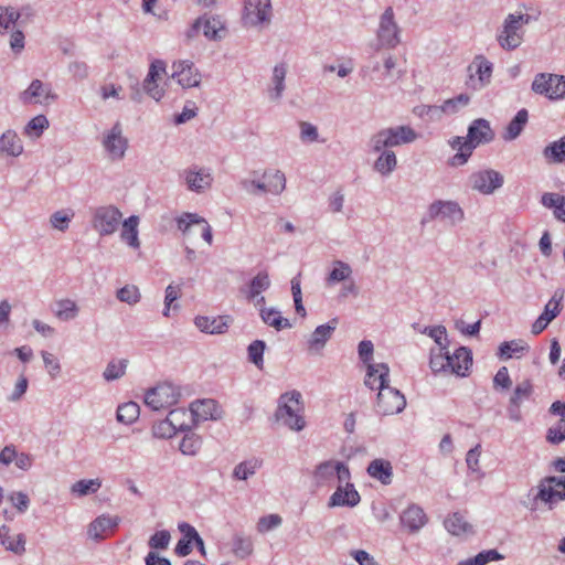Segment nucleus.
Returning a JSON list of instances; mask_svg holds the SVG:
<instances>
[{
	"label": "nucleus",
	"instance_id": "obj_1",
	"mask_svg": "<svg viewBox=\"0 0 565 565\" xmlns=\"http://www.w3.org/2000/svg\"><path fill=\"white\" fill-rule=\"evenodd\" d=\"M417 139L416 131L409 126H396L383 128L373 134L367 142L369 149L380 153L374 161L373 169L383 177L390 175L397 167L394 147L414 142Z\"/></svg>",
	"mask_w": 565,
	"mask_h": 565
},
{
	"label": "nucleus",
	"instance_id": "obj_2",
	"mask_svg": "<svg viewBox=\"0 0 565 565\" xmlns=\"http://www.w3.org/2000/svg\"><path fill=\"white\" fill-rule=\"evenodd\" d=\"M494 137V131L487 119H475L469 125L466 137L456 136L448 141L451 149L457 150V153L449 159L448 164L451 167L466 164L479 145L489 143Z\"/></svg>",
	"mask_w": 565,
	"mask_h": 565
},
{
	"label": "nucleus",
	"instance_id": "obj_3",
	"mask_svg": "<svg viewBox=\"0 0 565 565\" xmlns=\"http://www.w3.org/2000/svg\"><path fill=\"white\" fill-rule=\"evenodd\" d=\"M379 373V394L376 412L383 416L401 413L406 406L405 396L396 388L388 386L390 369L385 363L370 364L367 366L365 385L373 388L372 376Z\"/></svg>",
	"mask_w": 565,
	"mask_h": 565
},
{
	"label": "nucleus",
	"instance_id": "obj_4",
	"mask_svg": "<svg viewBox=\"0 0 565 565\" xmlns=\"http://www.w3.org/2000/svg\"><path fill=\"white\" fill-rule=\"evenodd\" d=\"M531 15L525 13H509L497 35L499 45L507 51L515 50L523 42V26L529 24Z\"/></svg>",
	"mask_w": 565,
	"mask_h": 565
},
{
	"label": "nucleus",
	"instance_id": "obj_5",
	"mask_svg": "<svg viewBox=\"0 0 565 565\" xmlns=\"http://www.w3.org/2000/svg\"><path fill=\"white\" fill-rule=\"evenodd\" d=\"M301 394L298 391L285 393L279 398L276 411V418L292 430L300 431L305 428L306 422L299 414Z\"/></svg>",
	"mask_w": 565,
	"mask_h": 565
},
{
	"label": "nucleus",
	"instance_id": "obj_6",
	"mask_svg": "<svg viewBox=\"0 0 565 565\" xmlns=\"http://www.w3.org/2000/svg\"><path fill=\"white\" fill-rule=\"evenodd\" d=\"M465 220V211L457 201L454 200H435L431 202L426 212L425 221H440L448 226H457Z\"/></svg>",
	"mask_w": 565,
	"mask_h": 565
},
{
	"label": "nucleus",
	"instance_id": "obj_7",
	"mask_svg": "<svg viewBox=\"0 0 565 565\" xmlns=\"http://www.w3.org/2000/svg\"><path fill=\"white\" fill-rule=\"evenodd\" d=\"M271 18L270 0H244L241 18L244 28L262 30L270 24Z\"/></svg>",
	"mask_w": 565,
	"mask_h": 565
},
{
	"label": "nucleus",
	"instance_id": "obj_8",
	"mask_svg": "<svg viewBox=\"0 0 565 565\" xmlns=\"http://www.w3.org/2000/svg\"><path fill=\"white\" fill-rule=\"evenodd\" d=\"M122 213L115 205H102L92 210L90 224L99 236H109L117 232Z\"/></svg>",
	"mask_w": 565,
	"mask_h": 565
},
{
	"label": "nucleus",
	"instance_id": "obj_9",
	"mask_svg": "<svg viewBox=\"0 0 565 565\" xmlns=\"http://www.w3.org/2000/svg\"><path fill=\"white\" fill-rule=\"evenodd\" d=\"M531 89L548 99L557 100L565 97V76L550 73H539L532 82Z\"/></svg>",
	"mask_w": 565,
	"mask_h": 565
},
{
	"label": "nucleus",
	"instance_id": "obj_10",
	"mask_svg": "<svg viewBox=\"0 0 565 565\" xmlns=\"http://www.w3.org/2000/svg\"><path fill=\"white\" fill-rule=\"evenodd\" d=\"M181 394L177 386L171 383H161L147 391L145 403L153 411L169 408L178 403Z\"/></svg>",
	"mask_w": 565,
	"mask_h": 565
},
{
	"label": "nucleus",
	"instance_id": "obj_11",
	"mask_svg": "<svg viewBox=\"0 0 565 565\" xmlns=\"http://www.w3.org/2000/svg\"><path fill=\"white\" fill-rule=\"evenodd\" d=\"M102 146L110 161H120L128 149V139L124 136L122 127L116 122L102 137Z\"/></svg>",
	"mask_w": 565,
	"mask_h": 565
},
{
	"label": "nucleus",
	"instance_id": "obj_12",
	"mask_svg": "<svg viewBox=\"0 0 565 565\" xmlns=\"http://www.w3.org/2000/svg\"><path fill=\"white\" fill-rule=\"evenodd\" d=\"M399 26L395 21V15L392 7H387L380 17L377 29V40L386 47H395L401 42Z\"/></svg>",
	"mask_w": 565,
	"mask_h": 565
},
{
	"label": "nucleus",
	"instance_id": "obj_13",
	"mask_svg": "<svg viewBox=\"0 0 565 565\" xmlns=\"http://www.w3.org/2000/svg\"><path fill=\"white\" fill-rule=\"evenodd\" d=\"M503 175L492 169L477 171L470 174L469 185L481 194H492L503 185Z\"/></svg>",
	"mask_w": 565,
	"mask_h": 565
},
{
	"label": "nucleus",
	"instance_id": "obj_14",
	"mask_svg": "<svg viewBox=\"0 0 565 565\" xmlns=\"http://www.w3.org/2000/svg\"><path fill=\"white\" fill-rule=\"evenodd\" d=\"M468 71L470 72L468 85L475 90H480L490 84L493 65L483 55H477Z\"/></svg>",
	"mask_w": 565,
	"mask_h": 565
},
{
	"label": "nucleus",
	"instance_id": "obj_15",
	"mask_svg": "<svg viewBox=\"0 0 565 565\" xmlns=\"http://www.w3.org/2000/svg\"><path fill=\"white\" fill-rule=\"evenodd\" d=\"M171 77L175 78L183 88L199 87L202 75L194 63L189 60L177 61L172 64Z\"/></svg>",
	"mask_w": 565,
	"mask_h": 565
},
{
	"label": "nucleus",
	"instance_id": "obj_16",
	"mask_svg": "<svg viewBox=\"0 0 565 565\" xmlns=\"http://www.w3.org/2000/svg\"><path fill=\"white\" fill-rule=\"evenodd\" d=\"M190 413L192 415V424L196 426L205 420H218L223 416V411L215 399H198L191 403Z\"/></svg>",
	"mask_w": 565,
	"mask_h": 565
},
{
	"label": "nucleus",
	"instance_id": "obj_17",
	"mask_svg": "<svg viewBox=\"0 0 565 565\" xmlns=\"http://www.w3.org/2000/svg\"><path fill=\"white\" fill-rule=\"evenodd\" d=\"M339 324L338 318H332L324 324L318 326L307 340L308 351L311 354H320L327 342L331 339Z\"/></svg>",
	"mask_w": 565,
	"mask_h": 565
},
{
	"label": "nucleus",
	"instance_id": "obj_18",
	"mask_svg": "<svg viewBox=\"0 0 565 565\" xmlns=\"http://www.w3.org/2000/svg\"><path fill=\"white\" fill-rule=\"evenodd\" d=\"M57 95L52 92L50 85H45L40 79H33L29 87L20 95L24 104L49 105L50 100H55Z\"/></svg>",
	"mask_w": 565,
	"mask_h": 565
},
{
	"label": "nucleus",
	"instance_id": "obj_19",
	"mask_svg": "<svg viewBox=\"0 0 565 565\" xmlns=\"http://www.w3.org/2000/svg\"><path fill=\"white\" fill-rule=\"evenodd\" d=\"M178 230L183 233V235H190L192 233V228L194 226L201 227L202 238L211 245L213 242V234L210 224L206 220L200 216L196 213H183L181 216L177 218Z\"/></svg>",
	"mask_w": 565,
	"mask_h": 565
},
{
	"label": "nucleus",
	"instance_id": "obj_20",
	"mask_svg": "<svg viewBox=\"0 0 565 565\" xmlns=\"http://www.w3.org/2000/svg\"><path fill=\"white\" fill-rule=\"evenodd\" d=\"M185 184L190 191L203 193L211 188L213 178L205 168H190L182 173Z\"/></svg>",
	"mask_w": 565,
	"mask_h": 565
},
{
	"label": "nucleus",
	"instance_id": "obj_21",
	"mask_svg": "<svg viewBox=\"0 0 565 565\" xmlns=\"http://www.w3.org/2000/svg\"><path fill=\"white\" fill-rule=\"evenodd\" d=\"M0 544L6 551L21 556L25 553L26 537L23 533H13L8 525L3 524L0 526Z\"/></svg>",
	"mask_w": 565,
	"mask_h": 565
},
{
	"label": "nucleus",
	"instance_id": "obj_22",
	"mask_svg": "<svg viewBox=\"0 0 565 565\" xmlns=\"http://www.w3.org/2000/svg\"><path fill=\"white\" fill-rule=\"evenodd\" d=\"M166 72V63L162 60H154L149 67L147 77L143 81V88L146 93L156 100L163 97V89L157 84V78L161 73Z\"/></svg>",
	"mask_w": 565,
	"mask_h": 565
},
{
	"label": "nucleus",
	"instance_id": "obj_23",
	"mask_svg": "<svg viewBox=\"0 0 565 565\" xmlns=\"http://www.w3.org/2000/svg\"><path fill=\"white\" fill-rule=\"evenodd\" d=\"M449 362H451L450 373L465 377L472 365V352L467 347H459L452 354L449 353Z\"/></svg>",
	"mask_w": 565,
	"mask_h": 565
},
{
	"label": "nucleus",
	"instance_id": "obj_24",
	"mask_svg": "<svg viewBox=\"0 0 565 565\" xmlns=\"http://www.w3.org/2000/svg\"><path fill=\"white\" fill-rule=\"evenodd\" d=\"M360 494L354 489V486L350 482H347V486L342 487L341 484L337 488V490L332 493L329 500L330 507H355L360 502Z\"/></svg>",
	"mask_w": 565,
	"mask_h": 565
},
{
	"label": "nucleus",
	"instance_id": "obj_25",
	"mask_svg": "<svg viewBox=\"0 0 565 565\" xmlns=\"http://www.w3.org/2000/svg\"><path fill=\"white\" fill-rule=\"evenodd\" d=\"M401 523L411 533H416L427 523V515L419 505L412 504L401 514Z\"/></svg>",
	"mask_w": 565,
	"mask_h": 565
},
{
	"label": "nucleus",
	"instance_id": "obj_26",
	"mask_svg": "<svg viewBox=\"0 0 565 565\" xmlns=\"http://www.w3.org/2000/svg\"><path fill=\"white\" fill-rule=\"evenodd\" d=\"M445 529L454 536H468L475 534V529L460 512L449 514L444 521Z\"/></svg>",
	"mask_w": 565,
	"mask_h": 565
},
{
	"label": "nucleus",
	"instance_id": "obj_27",
	"mask_svg": "<svg viewBox=\"0 0 565 565\" xmlns=\"http://www.w3.org/2000/svg\"><path fill=\"white\" fill-rule=\"evenodd\" d=\"M194 324L200 331L209 334H222L228 328L225 317L198 316L194 319Z\"/></svg>",
	"mask_w": 565,
	"mask_h": 565
},
{
	"label": "nucleus",
	"instance_id": "obj_28",
	"mask_svg": "<svg viewBox=\"0 0 565 565\" xmlns=\"http://www.w3.org/2000/svg\"><path fill=\"white\" fill-rule=\"evenodd\" d=\"M370 477L381 481L383 484H390L393 478V468L388 460L374 459L366 469Z\"/></svg>",
	"mask_w": 565,
	"mask_h": 565
},
{
	"label": "nucleus",
	"instance_id": "obj_29",
	"mask_svg": "<svg viewBox=\"0 0 565 565\" xmlns=\"http://www.w3.org/2000/svg\"><path fill=\"white\" fill-rule=\"evenodd\" d=\"M54 316L61 321H71L77 318L79 308L77 303L70 299H60L54 302L52 308Z\"/></svg>",
	"mask_w": 565,
	"mask_h": 565
},
{
	"label": "nucleus",
	"instance_id": "obj_30",
	"mask_svg": "<svg viewBox=\"0 0 565 565\" xmlns=\"http://www.w3.org/2000/svg\"><path fill=\"white\" fill-rule=\"evenodd\" d=\"M138 225L139 217L137 215H131L122 222V228L120 233L121 241L135 249L140 247Z\"/></svg>",
	"mask_w": 565,
	"mask_h": 565
},
{
	"label": "nucleus",
	"instance_id": "obj_31",
	"mask_svg": "<svg viewBox=\"0 0 565 565\" xmlns=\"http://www.w3.org/2000/svg\"><path fill=\"white\" fill-rule=\"evenodd\" d=\"M119 522L118 516L100 515L89 524L87 533L89 537L100 540L106 530L116 527Z\"/></svg>",
	"mask_w": 565,
	"mask_h": 565
},
{
	"label": "nucleus",
	"instance_id": "obj_32",
	"mask_svg": "<svg viewBox=\"0 0 565 565\" xmlns=\"http://www.w3.org/2000/svg\"><path fill=\"white\" fill-rule=\"evenodd\" d=\"M203 34L209 40L218 41L224 36L225 25L218 15H202Z\"/></svg>",
	"mask_w": 565,
	"mask_h": 565
},
{
	"label": "nucleus",
	"instance_id": "obj_33",
	"mask_svg": "<svg viewBox=\"0 0 565 565\" xmlns=\"http://www.w3.org/2000/svg\"><path fill=\"white\" fill-rule=\"evenodd\" d=\"M0 151L12 157H18L23 151L21 139L13 130H7L0 137Z\"/></svg>",
	"mask_w": 565,
	"mask_h": 565
},
{
	"label": "nucleus",
	"instance_id": "obj_34",
	"mask_svg": "<svg viewBox=\"0 0 565 565\" xmlns=\"http://www.w3.org/2000/svg\"><path fill=\"white\" fill-rule=\"evenodd\" d=\"M529 114L526 109H520L516 115L512 118V120L507 126L502 138L505 141H512L516 139L521 132L523 131L526 122H527Z\"/></svg>",
	"mask_w": 565,
	"mask_h": 565
},
{
	"label": "nucleus",
	"instance_id": "obj_35",
	"mask_svg": "<svg viewBox=\"0 0 565 565\" xmlns=\"http://www.w3.org/2000/svg\"><path fill=\"white\" fill-rule=\"evenodd\" d=\"M259 316L265 324L273 327L278 331L286 328H291L289 320L282 318L280 311L274 307H262L259 309Z\"/></svg>",
	"mask_w": 565,
	"mask_h": 565
},
{
	"label": "nucleus",
	"instance_id": "obj_36",
	"mask_svg": "<svg viewBox=\"0 0 565 565\" xmlns=\"http://www.w3.org/2000/svg\"><path fill=\"white\" fill-rule=\"evenodd\" d=\"M529 351V345L521 339L504 341L499 347L498 356L500 359L521 358L525 352Z\"/></svg>",
	"mask_w": 565,
	"mask_h": 565
},
{
	"label": "nucleus",
	"instance_id": "obj_37",
	"mask_svg": "<svg viewBox=\"0 0 565 565\" xmlns=\"http://www.w3.org/2000/svg\"><path fill=\"white\" fill-rule=\"evenodd\" d=\"M168 418L169 423L172 424V427L177 431H190L194 427L190 411L188 412L184 408L172 409L169 413Z\"/></svg>",
	"mask_w": 565,
	"mask_h": 565
},
{
	"label": "nucleus",
	"instance_id": "obj_38",
	"mask_svg": "<svg viewBox=\"0 0 565 565\" xmlns=\"http://www.w3.org/2000/svg\"><path fill=\"white\" fill-rule=\"evenodd\" d=\"M267 188V193L280 194L286 188V178L280 170H265L262 174Z\"/></svg>",
	"mask_w": 565,
	"mask_h": 565
},
{
	"label": "nucleus",
	"instance_id": "obj_39",
	"mask_svg": "<svg viewBox=\"0 0 565 565\" xmlns=\"http://www.w3.org/2000/svg\"><path fill=\"white\" fill-rule=\"evenodd\" d=\"M537 494L534 498V501H542L545 504H548V508L552 509L553 504L557 500H564L561 491L555 490V488L545 481V478L541 480L537 486Z\"/></svg>",
	"mask_w": 565,
	"mask_h": 565
},
{
	"label": "nucleus",
	"instance_id": "obj_40",
	"mask_svg": "<svg viewBox=\"0 0 565 565\" xmlns=\"http://www.w3.org/2000/svg\"><path fill=\"white\" fill-rule=\"evenodd\" d=\"M271 285L267 270H260L252 278L247 287V298H257L263 291H266Z\"/></svg>",
	"mask_w": 565,
	"mask_h": 565
},
{
	"label": "nucleus",
	"instance_id": "obj_41",
	"mask_svg": "<svg viewBox=\"0 0 565 565\" xmlns=\"http://www.w3.org/2000/svg\"><path fill=\"white\" fill-rule=\"evenodd\" d=\"M450 366L448 348L445 350L438 348L437 352L434 349L430 350L429 367L434 373H450Z\"/></svg>",
	"mask_w": 565,
	"mask_h": 565
},
{
	"label": "nucleus",
	"instance_id": "obj_42",
	"mask_svg": "<svg viewBox=\"0 0 565 565\" xmlns=\"http://www.w3.org/2000/svg\"><path fill=\"white\" fill-rule=\"evenodd\" d=\"M544 158L551 163L565 162V136L548 143L543 150Z\"/></svg>",
	"mask_w": 565,
	"mask_h": 565
},
{
	"label": "nucleus",
	"instance_id": "obj_43",
	"mask_svg": "<svg viewBox=\"0 0 565 565\" xmlns=\"http://www.w3.org/2000/svg\"><path fill=\"white\" fill-rule=\"evenodd\" d=\"M352 273L353 270L348 263L343 260H334L332 263V269L326 279L327 284L334 285L341 281H345L351 277Z\"/></svg>",
	"mask_w": 565,
	"mask_h": 565
},
{
	"label": "nucleus",
	"instance_id": "obj_44",
	"mask_svg": "<svg viewBox=\"0 0 565 565\" xmlns=\"http://www.w3.org/2000/svg\"><path fill=\"white\" fill-rule=\"evenodd\" d=\"M286 66L284 64H278L274 67L273 71V88L269 90V97L271 100H279L282 96L285 89V77H286Z\"/></svg>",
	"mask_w": 565,
	"mask_h": 565
},
{
	"label": "nucleus",
	"instance_id": "obj_45",
	"mask_svg": "<svg viewBox=\"0 0 565 565\" xmlns=\"http://www.w3.org/2000/svg\"><path fill=\"white\" fill-rule=\"evenodd\" d=\"M413 328L418 330L422 334L430 337L441 350L448 348L449 341L447 338V330L444 326L439 324L434 327L419 328L418 324H414Z\"/></svg>",
	"mask_w": 565,
	"mask_h": 565
},
{
	"label": "nucleus",
	"instance_id": "obj_46",
	"mask_svg": "<svg viewBox=\"0 0 565 565\" xmlns=\"http://www.w3.org/2000/svg\"><path fill=\"white\" fill-rule=\"evenodd\" d=\"M260 466L262 460L257 458L244 460L235 466L233 470V478L236 480H247L256 473Z\"/></svg>",
	"mask_w": 565,
	"mask_h": 565
},
{
	"label": "nucleus",
	"instance_id": "obj_47",
	"mask_svg": "<svg viewBox=\"0 0 565 565\" xmlns=\"http://www.w3.org/2000/svg\"><path fill=\"white\" fill-rule=\"evenodd\" d=\"M127 366V359L109 361L103 372L104 380L107 382H111L121 379L126 373Z\"/></svg>",
	"mask_w": 565,
	"mask_h": 565
},
{
	"label": "nucleus",
	"instance_id": "obj_48",
	"mask_svg": "<svg viewBox=\"0 0 565 565\" xmlns=\"http://www.w3.org/2000/svg\"><path fill=\"white\" fill-rule=\"evenodd\" d=\"M140 407L135 402H128L120 405L117 409V420L126 425L132 424L138 419Z\"/></svg>",
	"mask_w": 565,
	"mask_h": 565
},
{
	"label": "nucleus",
	"instance_id": "obj_49",
	"mask_svg": "<svg viewBox=\"0 0 565 565\" xmlns=\"http://www.w3.org/2000/svg\"><path fill=\"white\" fill-rule=\"evenodd\" d=\"M233 553L239 558H246L253 553V541L249 536L235 534L233 536Z\"/></svg>",
	"mask_w": 565,
	"mask_h": 565
},
{
	"label": "nucleus",
	"instance_id": "obj_50",
	"mask_svg": "<svg viewBox=\"0 0 565 565\" xmlns=\"http://www.w3.org/2000/svg\"><path fill=\"white\" fill-rule=\"evenodd\" d=\"M102 487V481L99 479H82L76 481L72 488V493L84 497L89 493H96Z\"/></svg>",
	"mask_w": 565,
	"mask_h": 565
},
{
	"label": "nucleus",
	"instance_id": "obj_51",
	"mask_svg": "<svg viewBox=\"0 0 565 565\" xmlns=\"http://www.w3.org/2000/svg\"><path fill=\"white\" fill-rule=\"evenodd\" d=\"M201 446H202L201 437L194 433H191V430H190L189 434H186L182 438L179 448L183 455L195 456L199 452V450L201 449Z\"/></svg>",
	"mask_w": 565,
	"mask_h": 565
},
{
	"label": "nucleus",
	"instance_id": "obj_52",
	"mask_svg": "<svg viewBox=\"0 0 565 565\" xmlns=\"http://www.w3.org/2000/svg\"><path fill=\"white\" fill-rule=\"evenodd\" d=\"M564 292L563 291H555L553 297L548 300V302L545 305L543 312L541 313L542 317H545L547 319V322H552L562 311L561 302L563 300Z\"/></svg>",
	"mask_w": 565,
	"mask_h": 565
},
{
	"label": "nucleus",
	"instance_id": "obj_53",
	"mask_svg": "<svg viewBox=\"0 0 565 565\" xmlns=\"http://www.w3.org/2000/svg\"><path fill=\"white\" fill-rule=\"evenodd\" d=\"M470 102V97L467 94H459L458 96L454 98H449L444 102L441 106V114L443 115H455L457 114L461 108L468 106Z\"/></svg>",
	"mask_w": 565,
	"mask_h": 565
},
{
	"label": "nucleus",
	"instance_id": "obj_54",
	"mask_svg": "<svg viewBox=\"0 0 565 565\" xmlns=\"http://www.w3.org/2000/svg\"><path fill=\"white\" fill-rule=\"evenodd\" d=\"M503 557L497 550H487L478 553L475 557L461 561L458 565H486L492 561L503 559Z\"/></svg>",
	"mask_w": 565,
	"mask_h": 565
},
{
	"label": "nucleus",
	"instance_id": "obj_55",
	"mask_svg": "<svg viewBox=\"0 0 565 565\" xmlns=\"http://www.w3.org/2000/svg\"><path fill=\"white\" fill-rule=\"evenodd\" d=\"M74 212H67L65 210H58L50 216V225L60 232H66L70 227V223Z\"/></svg>",
	"mask_w": 565,
	"mask_h": 565
},
{
	"label": "nucleus",
	"instance_id": "obj_56",
	"mask_svg": "<svg viewBox=\"0 0 565 565\" xmlns=\"http://www.w3.org/2000/svg\"><path fill=\"white\" fill-rule=\"evenodd\" d=\"M266 343L263 340L253 341L247 348L248 360L254 363L258 369L263 367L264 364V351Z\"/></svg>",
	"mask_w": 565,
	"mask_h": 565
},
{
	"label": "nucleus",
	"instance_id": "obj_57",
	"mask_svg": "<svg viewBox=\"0 0 565 565\" xmlns=\"http://www.w3.org/2000/svg\"><path fill=\"white\" fill-rule=\"evenodd\" d=\"M117 299L121 302H126L134 306L140 301L141 295L137 286L126 285L117 290Z\"/></svg>",
	"mask_w": 565,
	"mask_h": 565
},
{
	"label": "nucleus",
	"instance_id": "obj_58",
	"mask_svg": "<svg viewBox=\"0 0 565 565\" xmlns=\"http://www.w3.org/2000/svg\"><path fill=\"white\" fill-rule=\"evenodd\" d=\"M49 120L44 115L33 117L24 128V132L29 136L40 137L43 131L49 128Z\"/></svg>",
	"mask_w": 565,
	"mask_h": 565
},
{
	"label": "nucleus",
	"instance_id": "obj_59",
	"mask_svg": "<svg viewBox=\"0 0 565 565\" xmlns=\"http://www.w3.org/2000/svg\"><path fill=\"white\" fill-rule=\"evenodd\" d=\"M337 462L338 461H323L317 466L315 470V478L318 482H328L331 478L337 473Z\"/></svg>",
	"mask_w": 565,
	"mask_h": 565
},
{
	"label": "nucleus",
	"instance_id": "obj_60",
	"mask_svg": "<svg viewBox=\"0 0 565 565\" xmlns=\"http://www.w3.org/2000/svg\"><path fill=\"white\" fill-rule=\"evenodd\" d=\"M20 12L13 7H0V32L8 30L20 18Z\"/></svg>",
	"mask_w": 565,
	"mask_h": 565
},
{
	"label": "nucleus",
	"instance_id": "obj_61",
	"mask_svg": "<svg viewBox=\"0 0 565 565\" xmlns=\"http://www.w3.org/2000/svg\"><path fill=\"white\" fill-rule=\"evenodd\" d=\"M532 392H533L532 383L530 382V380H524L523 382L519 383L515 386V388L510 397L511 404H515V403L522 404V402L524 399H527L532 395Z\"/></svg>",
	"mask_w": 565,
	"mask_h": 565
},
{
	"label": "nucleus",
	"instance_id": "obj_62",
	"mask_svg": "<svg viewBox=\"0 0 565 565\" xmlns=\"http://www.w3.org/2000/svg\"><path fill=\"white\" fill-rule=\"evenodd\" d=\"M171 535L169 531L161 530L152 534L148 541V545L152 550H166L169 546Z\"/></svg>",
	"mask_w": 565,
	"mask_h": 565
},
{
	"label": "nucleus",
	"instance_id": "obj_63",
	"mask_svg": "<svg viewBox=\"0 0 565 565\" xmlns=\"http://www.w3.org/2000/svg\"><path fill=\"white\" fill-rule=\"evenodd\" d=\"M414 113L419 117H427L429 120H440L443 117L441 106L437 105H422L414 109Z\"/></svg>",
	"mask_w": 565,
	"mask_h": 565
},
{
	"label": "nucleus",
	"instance_id": "obj_64",
	"mask_svg": "<svg viewBox=\"0 0 565 565\" xmlns=\"http://www.w3.org/2000/svg\"><path fill=\"white\" fill-rule=\"evenodd\" d=\"M41 355L50 376L55 379L61 373V363L52 353L47 351H42Z\"/></svg>",
	"mask_w": 565,
	"mask_h": 565
}]
</instances>
